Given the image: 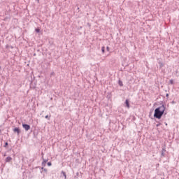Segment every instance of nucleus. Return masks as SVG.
Instances as JSON below:
<instances>
[{"label": "nucleus", "instance_id": "15", "mask_svg": "<svg viewBox=\"0 0 179 179\" xmlns=\"http://www.w3.org/2000/svg\"><path fill=\"white\" fill-rule=\"evenodd\" d=\"M52 164L51 163V162H48V166H52Z\"/></svg>", "mask_w": 179, "mask_h": 179}, {"label": "nucleus", "instance_id": "19", "mask_svg": "<svg viewBox=\"0 0 179 179\" xmlns=\"http://www.w3.org/2000/svg\"><path fill=\"white\" fill-rule=\"evenodd\" d=\"M161 68L163 66V63H160Z\"/></svg>", "mask_w": 179, "mask_h": 179}, {"label": "nucleus", "instance_id": "13", "mask_svg": "<svg viewBox=\"0 0 179 179\" xmlns=\"http://www.w3.org/2000/svg\"><path fill=\"white\" fill-rule=\"evenodd\" d=\"M36 33H40V29L37 28L35 29Z\"/></svg>", "mask_w": 179, "mask_h": 179}, {"label": "nucleus", "instance_id": "8", "mask_svg": "<svg viewBox=\"0 0 179 179\" xmlns=\"http://www.w3.org/2000/svg\"><path fill=\"white\" fill-rule=\"evenodd\" d=\"M62 174L64 176V178L66 179V173L64 171H62Z\"/></svg>", "mask_w": 179, "mask_h": 179}, {"label": "nucleus", "instance_id": "1", "mask_svg": "<svg viewBox=\"0 0 179 179\" xmlns=\"http://www.w3.org/2000/svg\"><path fill=\"white\" fill-rule=\"evenodd\" d=\"M164 111H166V106L162 105L155 110L154 117L155 118H157L160 120L162 117H163V114H164Z\"/></svg>", "mask_w": 179, "mask_h": 179}, {"label": "nucleus", "instance_id": "6", "mask_svg": "<svg viewBox=\"0 0 179 179\" xmlns=\"http://www.w3.org/2000/svg\"><path fill=\"white\" fill-rule=\"evenodd\" d=\"M47 162H48V159H44V158H43L42 166H45Z\"/></svg>", "mask_w": 179, "mask_h": 179}, {"label": "nucleus", "instance_id": "3", "mask_svg": "<svg viewBox=\"0 0 179 179\" xmlns=\"http://www.w3.org/2000/svg\"><path fill=\"white\" fill-rule=\"evenodd\" d=\"M13 132H16L17 135H19L20 134V129H19L18 127H16L13 129Z\"/></svg>", "mask_w": 179, "mask_h": 179}, {"label": "nucleus", "instance_id": "12", "mask_svg": "<svg viewBox=\"0 0 179 179\" xmlns=\"http://www.w3.org/2000/svg\"><path fill=\"white\" fill-rule=\"evenodd\" d=\"M41 170H43L45 173H47V169H44V167H42Z\"/></svg>", "mask_w": 179, "mask_h": 179}, {"label": "nucleus", "instance_id": "18", "mask_svg": "<svg viewBox=\"0 0 179 179\" xmlns=\"http://www.w3.org/2000/svg\"><path fill=\"white\" fill-rule=\"evenodd\" d=\"M163 150H164V149L162 150V156H164V152H163Z\"/></svg>", "mask_w": 179, "mask_h": 179}, {"label": "nucleus", "instance_id": "7", "mask_svg": "<svg viewBox=\"0 0 179 179\" xmlns=\"http://www.w3.org/2000/svg\"><path fill=\"white\" fill-rule=\"evenodd\" d=\"M118 85H119V86H121V87L124 86V84L122 83V82L121 81V80H118Z\"/></svg>", "mask_w": 179, "mask_h": 179}, {"label": "nucleus", "instance_id": "11", "mask_svg": "<svg viewBox=\"0 0 179 179\" xmlns=\"http://www.w3.org/2000/svg\"><path fill=\"white\" fill-rule=\"evenodd\" d=\"M50 117H51V115L48 116V115L45 116V118H46V120H50Z\"/></svg>", "mask_w": 179, "mask_h": 179}, {"label": "nucleus", "instance_id": "22", "mask_svg": "<svg viewBox=\"0 0 179 179\" xmlns=\"http://www.w3.org/2000/svg\"><path fill=\"white\" fill-rule=\"evenodd\" d=\"M50 75H51V76H52V75H54V73H52Z\"/></svg>", "mask_w": 179, "mask_h": 179}, {"label": "nucleus", "instance_id": "10", "mask_svg": "<svg viewBox=\"0 0 179 179\" xmlns=\"http://www.w3.org/2000/svg\"><path fill=\"white\" fill-rule=\"evenodd\" d=\"M169 83H170L171 85H174V80H173V79H171V80H169Z\"/></svg>", "mask_w": 179, "mask_h": 179}, {"label": "nucleus", "instance_id": "5", "mask_svg": "<svg viewBox=\"0 0 179 179\" xmlns=\"http://www.w3.org/2000/svg\"><path fill=\"white\" fill-rule=\"evenodd\" d=\"M125 104L126 107H127V108H129V101L128 99H126Z\"/></svg>", "mask_w": 179, "mask_h": 179}, {"label": "nucleus", "instance_id": "21", "mask_svg": "<svg viewBox=\"0 0 179 179\" xmlns=\"http://www.w3.org/2000/svg\"><path fill=\"white\" fill-rule=\"evenodd\" d=\"M157 127H160V124H157Z\"/></svg>", "mask_w": 179, "mask_h": 179}, {"label": "nucleus", "instance_id": "4", "mask_svg": "<svg viewBox=\"0 0 179 179\" xmlns=\"http://www.w3.org/2000/svg\"><path fill=\"white\" fill-rule=\"evenodd\" d=\"M10 162H12V157H7L6 158V163H9Z\"/></svg>", "mask_w": 179, "mask_h": 179}, {"label": "nucleus", "instance_id": "23", "mask_svg": "<svg viewBox=\"0 0 179 179\" xmlns=\"http://www.w3.org/2000/svg\"><path fill=\"white\" fill-rule=\"evenodd\" d=\"M0 69H1V66H0Z\"/></svg>", "mask_w": 179, "mask_h": 179}, {"label": "nucleus", "instance_id": "16", "mask_svg": "<svg viewBox=\"0 0 179 179\" xmlns=\"http://www.w3.org/2000/svg\"><path fill=\"white\" fill-rule=\"evenodd\" d=\"M106 50H107V51H110V47L107 46Z\"/></svg>", "mask_w": 179, "mask_h": 179}, {"label": "nucleus", "instance_id": "2", "mask_svg": "<svg viewBox=\"0 0 179 179\" xmlns=\"http://www.w3.org/2000/svg\"><path fill=\"white\" fill-rule=\"evenodd\" d=\"M22 127L25 129V131H29V129H30V125L27 124H23Z\"/></svg>", "mask_w": 179, "mask_h": 179}, {"label": "nucleus", "instance_id": "20", "mask_svg": "<svg viewBox=\"0 0 179 179\" xmlns=\"http://www.w3.org/2000/svg\"><path fill=\"white\" fill-rule=\"evenodd\" d=\"M166 97H169V94H166Z\"/></svg>", "mask_w": 179, "mask_h": 179}, {"label": "nucleus", "instance_id": "14", "mask_svg": "<svg viewBox=\"0 0 179 179\" xmlns=\"http://www.w3.org/2000/svg\"><path fill=\"white\" fill-rule=\"evenodd\" d=\"M9 144L8 143V142H6L5 143V145H4V147L5 148H8V145Z\"/></svg>", "mask_w": 179, "mask_h": 179}, {"label": "nucleus", "instance_id": "17", "mask_svg": "<svg viewBox=\"0 0 179 179\" xmlns=\"http://www.w3.org/2000/svg\"><path fill=\"white\" fill-rule=\"evenodd\" d=\"M171 104H176V101H171Z\"/></svg>", "mask_w": 179, "mask_h": 179}, {"label": "nucleus", "instance_id": "9", "mask_svg": "<svg viewBox=\"0 0 179 179\" xmlns=\"http://www.w3.org/2000/svg\"><path fill=\"white\" fill-rule=\"evenodd\" d=\"M101 51H102L103 54H104V52H106V48L104 46H103L101 48Z\"/></svg>", "mask_w": 179, "mask_h": 179}]
</instances>
